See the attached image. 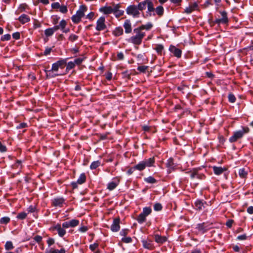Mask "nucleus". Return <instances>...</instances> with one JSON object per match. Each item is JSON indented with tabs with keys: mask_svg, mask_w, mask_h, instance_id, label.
I'll return each mask as SVG.
<instances>
[{
	"mask_svg": "<svg viewBox=\"0 0 253 253\" xmlns=\"http://www.w3.org/2000/svg\"><path fill=\"white\" fill-rule=\"evenodd\" d=\"M133 34L134 35L127 40L128 42L134 45H140L145 36V33L137 27L133 29Z\"/></svg>",
	"mask_w": 253,
	"mask_h": 253,
	"instance_id": "f257e3e1",
	"label": "nucleus"
},
{
	"mask_svg": "<svg viewBox=\"0 0 253 253\" xmlns=\"http://www.w3.org/2000/svg\"><path fill=\"white\" fill-rule=\"evenodd\" d=\"M250 129L247 126H242L241 129L235 131L233 132V135L231 136L229 141L231 143H233L237 141V140L242 138L244 135L249 132Z\"/></svg>",
	"mask_w": 253,
	"mask_h": 253,
	"instance_id": "f03ea898",
	"label": "nucleus"
},
{
	"mask_svg": "<svg viewBox=\"0 0 253 253\" xmlns=\"http://www.w3.org/2000/svg\"><path fill=\"white\" fill-rule=\"evenodd\" d=\"M155 163V159L153 158H150L140 161L138 164L135 165V168L136 170L142 171L146 167H150L153 166Z\"/></svg>",
	"mask_w": 253,
	"mask_h": 253,
	"instance_id": "7ed1b4c3",
	"label": "nucleus"
},
{
	"mask_svg": "<svg viewBox=\"0 0 253 253\" xmlns=\"http://www.w3.org/2000/svg\"><path fill=\"white\" fill-rule=\"evenodd\" d=\"M126 11L127 15L131 16L134 18L140 17V12L136 5H129L126 7Z\"/></svg>",
	"mask_w": 253,
	"mask_h": 253,
	"instance_id": "20e7f679",
	"label": "nucleus"
},
{
	"mask_svg": "<svg viewBox=\"0 0 253 253\" xmlns=\"http://www.w3.org/2000/svg\"><path fill=\"white\" fill-rule=\"evenodd\" d=\"M105 18L103 16L99 18L96 22V30L98 31H101L105 30L106 28V25L105 23Z\"/></svg>",
	"mask_w": 253,
	"mask_h": 253,
	"instance_id": "39448f33",
	"label": "nucleus"
},
{
	"mask_svg": "<svg viewBox=\"0 0 253 253\" xmlns=\"http://www.w3.org/2000/svg\"><path fill=\"white\" fill-rule=\"evenodd\" d=\"M211 228V224L206 223L198 224L196 227L198 231L202 234L205 233Z\"/></svg>",
	"mask_w": 253,
	"mask_h": 253,
	"instance_id": "423d86ee",
	"label": "nucleus"
},
{
	"mask_svg": "<svg viewBox=\"0 0 253 253\" xmlns=\"http://www.w3.org/2000/svg\"><path fill=\"white\" fill-rule=\"evenodd\" d=\"M220 13L222 16V18L216 19L214 21V22L218 24H220L221 23H227L228 22V19L227 17L226 12H225V11H220Z\"/></svg>",
	"mask_w": 253,
	"mask_h": 253,
	"instance_id": "0eeeda50",
	"label": "nucleus"
},
{
	"mask_svg": "<svg viewBox=\"0 0 253 253\" xmlns=\"http://www.w3.org/2000/svg\"><path fill=\"white\" fill-rule=\"evenodd\" d=\"M51 203L54 207H62L65 203V199L63 197H56L51 200Z\"/></svg>",
	"mask_w": 253,
	"mask_h": 253,
	"instance_id": "6e6552de",
	"label": "nucleus"
},
{
	"mask_svg": "<svg viewBox=\"0 0 253 253\" xmlns=\"http://www.w3.org/2000/svg\"><path fill=\"white\" fill-rule=\"evenodd\" d=\"M53 229L57 231L58 234L60 237H63L66 233L65 229L59 223L54 225L53 227Z\"/></svg>",
	"mask_w": 253,
	"mask_h": 253,
	"instance_id": "1a4fd4ad",
	"label": "nucleus"
},
{
	"mask_svg": "<svg viewBox=\"0 0 253 253\" xmlns=\"http://www.w3.org/2000/svg\"><path fill=\"white\" fill-rule=\"evenodd\" d=\"M147 11L146 13L148 15L151 16L155 15L154 3L151 0H149V2L147 3Z\"/></svg>",
	"mask_w": 253,
	"mask_h": 253,
	"instance_id": "9d476101",
	"label": "nucleus"
},
{
	"mask_svg": "<svg viewBox=\"0 0 253 253\" xmlns=\"http://www.w3.org/2000/svg\"><path fill=\"white\" fill-rule=\"evenodd\" d=\"M123 27L125 29V32L126 34H130L132 30L131 23L129 19L125 20L123 24Z\"/></svg>",
	"mask_w": 253,
	"mask_h": 253,
	"instance_id": "9b49d317",
	"label": "nucleus"
},
{
	"mask_svg": "<svg viewBox=\"0 0 253 253\" xmlns=\"http://www.w3.org/2000/svg\"><path fill=\"white\" fill-rule=\"evenodd\" d=\"M207 205V203L204 200H197L195 202V208L196 210L199 211L203 210Z\"/></svg>",
	"mask_w": 253,
	"mask_h": 253,
	"instance_id": "f8f14e48",
	"label": "nucleus"
},
{
	"mask_svg": "<svg viewBox=\"0 0 253 253\" xmlns=\"http://www.w3.org/2000/svg\"><path fill=\"white\" fill-rule=\"evenodd\" d=\"M110 229L113 232H117L120 229V219L115 218L113 220V222L111 225Z\"/></svg>",
	"mask_w": 253,
	"mask_h": 253,
	"instance_id": "ddd939ff",
	"label": "nucleus"
},
{
	"mask_svg": "<svg viewBox=\"0 0 253 253\" xmlns=\"http://www.w3.org/2000/svg\"><path fill=\"white\" fill-rule=\"evenodd\" d=\"M169 50L173 54V55L177 57L180 58L181 56V50L176 47L175 46L170 45L169 47Z\"/></svg>",
	"mask_w": 253,
	"mask_h": 253,
	"instance_id": "4468645a",
	"label": "nucleus"
},
{
	"mask_svg": "<svg viewBox=\"0 0 253 253\" xmlns=\"http://www.w3.org/2000/svg\"><path fill=\"white\" fill-rule=\"evenodd\" d=\"M87 10V7L84 5L80 6L79 9L77 11L76 14L81 19L84 15L85 12Z\"/></svg>",
	"mask_w": 253,
	"mask_h": 253,
	"instance_id": "2eb2a0df",
	"label": "nucleus"
},
{
	"mask_svg": "<svg viewBox=\"0 0 253 253\" xmlns=\"http://www.w3.org/2000/svg\"><path fill=\"white\" fill-rule=\"evenodd\" d=\"M12 168L17 170V173L19 174L22 169V162L20 160H17L15 163L12 166Z\"/></svg>",
	"mask_w": 253,
	"mask_h": 253,
	"instance_id": "dca6fc26",
	"label": "nucleus"
},
{
	"mask_svg": "<svg viewBox=\"0 0 253 253\" xmlns=\"http://www.w3.org/2000/svg\"><path fill=\"white\" fill-rule=\"evenodd\" d=\"M142 243L145 249L152 250L154 248V245L151 240H143Z\"/></svg>",
	"mask_w": 253,
	"mask_h": 253,
	"instance_id": "f3484780",
	"label": "nucleus"
},
{
	"mask_svg": "<svg viewBox=\"0 0 253 253\" xmlns=\"http://www.w3.org/2000/svg\"><path fill=\"white\" fill-rule=\"evenodd\" d=\"M212 169L214 173L217 175L221 174L224 171L226 170V169L225 168L216 166L213 167Z\"/></svg>",
	"mask_w": 253,
	"mask_h": 253,
	"instance_id": "a211bd4d",
	"label": "nucleus"
},
{
	"mask_svg": "<svg viewBox=\"0 0 253 253\" xmlns=\"http://www.w3.org/2000/svg\"><path fill=\"white\" fill-rule=\"evenodd\" d=\"M100 11L105 14H109L113 12V7L111 6H104L100 8Z\"/></svg>",
	"mask_w": 253,
	"mask_h": 253,
	"instance_id": "6ab92c4d",
	"label": "nucleus"
},
{
	"mask_svg": "<svg viewBox=\"0 0 253 253\" xmlns=\"http://www.w3.org/2000/svg\"><path fill=\"white\" fill-rule=\"evenodd\" d=\"M149 0H145L143 1H141L139 2L138 5H137L139 11H143L146 8L147 6V3L149 2Z\"/></svg>",
	"mask_w": 253,
	"mask_h": 253,
	"instance_id": "aec40b11",
	"label": "nucleus"
},
{
	"mask_svg": "<svg viewBox=\"0 0 253 253\" xmlns=\"http://www.w3.org/2000/svg\"><path fill=\"white\" fill-rule=\"evenodd\" d=\"M155 241L159 244H163L166 242L167 238L165 236H161L159 235H155Z\"/></svg>",
	"mask_w": 253,
	"mask_h": 253,
	"instance_id": "412c9836",
	"label": "nucleus"
},
{
	"mask_svg": "<svg viewBox=\"0 0 253 253\" xmlns=\"http://www.w3.org/2000/svg\"><path fill=\"white\" fill-rule=\"evenodd\" d=\"M45 253H66V252L64 249L57 250L51 248L49 249H46L45 250Z\"/></svg>",
	"mask_w": 253,
	"mask_h": 253,
	"instance_id": "4be33fe9",
	"label": "nucleus"
},
{
	"mask_svg": "<svg viewBox=\"0 0 253 253\" xmlns=\"http://www.w3.org/2000/svg\"><path fill=\"white\" fill-rule=\"evenodd\" d=\"M124 31L121 27H116L114 30L113 34L116 37H119L123 34Z\"/></svg>",
	"mask_w": 253,
	"mask_h": 253,
	"instance_id": "5701e85b",
	"label": "nucleus"
},
{
	"mask_svg": "<svg viewBox=\"0 0 253 253\" xmlns=\"http://www.w3.org/2000/svg\"><path fill=\"white\" fill-rule=\"evenodd\" d=\"M153 26V24L151 22H148L146 24H143L139 26L138 28L140 29L141 31H143V30H146L147 31L150 30Z\"/></svg>",
	"mask_w": 253,
	"mask_h": 253,
	"instance_id": "b1692460",
	"label": "nucleus"
},
{
	"mask_svg": "<svg viewBox=\"0 0 253 253\" xmlns=\"http://www.w3.org/2000/svg\"><path fill=\"white\" fill-rule=\"evenodd\" d=\"M166 165L167 167L169 169V172H170L171 170H173L174 168L173 159L172 158L168 159Z\"/></svg>",
	"mask_w": 253,
	"mask_h": 253,
	"instance_id": "393cba45",
	"label": "nucleus"
},
{
	"mask_svg": "<svg viewBox=\"0 0 253 253\" xmlns=\"http://www.w3.org/2000/svg\"><path fill=\"white\" fill-rule=\"evenodd\" d=\"M19 21H20L22 23L24 24L27 23L30 21L29 17L26 14H22L19 16L18 18Z\"/></svg>",
	"mask_w": 253,
	"mask_h": 253,
	"instance_id": "a878e982",
	"label": "nucleus"
},
{
	"mask_svg": "<svg viewBox=\"0 0 253 253\" xmlns=\"http://www.w3.org/2000/svg\"><path fill=\"white\" fill-rule=\"evenodd\" d=\"M45 72L46 73L47 77L49 78H54L56 76H59L61 75V74H56V73H53L54 71H53L51 70H48V71L45 70Z\"/></svg>",
	"mask_w": 253,
	"mask_h": 253,
	"instance_id": "bb28decb",
	"label": "nucleus"
},
{
	"mask_svg": "<svg viewBox=\"0 0 253 253\" xmlns=\"http://www.w3.org/2000/svg\"><path fill=\"white\" fill-rule=\"evenodd\" d=\"M85 180L86 176L84 173H82L80 174L77 182L79 184H82L85 181Z\"/></svg>",
	"mask_w": 253,
	"mask_h": 253,
	"instance_id": "cd10ccee",
	"label": "nucleus"
},
{
	"mask_svg": "<svg viewBox=\"0 0 253 253\" xmlns=\"http://www.w3.org/2000/svg\"><path fill=\"white\" fill-rule=\"evenodd\" d=\"M158 54L161 55L164 51V46L161 44H158L156 45V47L154 48Z\"/></svg>",
	"mask_w": 253,
	"mask_h": 253,
	"instance_id": "c85d7f7f",
	"label": "nucleus"
},
{
	"mask_svg": "<svg viewBox=\"0 0 253 253\" xmlns=\"http://www.w3.org/2000/svg\"><path fill=\"white\" fill-rule=\"evenodd\" d=\"M155 13L160 16L163 15L164 13V8L163 6H159L155 8Z\"/></svg>",
	"mask_w": 253,
	"mask_h": 253,
	"instance_id": "c756f323",
	"label": "nucleus"
},
{
	"mask_svg": "<svg viewBox=\"0 0 253 253\" xmlns=\"http://www.w3.org/2000/svg\"><path fill=\"white\" fill-rule=\"evenodd\" d=\"M146 216H145L142 212L139 214L137 218V221L140 224H142L146 220Z\"/></svg>",
	"mask_w": 253,
	"mask_h": 253,
	"instance_id": "7c9ffc66",
	"label": "nucleus"
},
{
	"mask_svg": "<svg viewBox=\"0 0 253 253\" xmlns=\"http://www.w3.org/2000/svg\"><path fill=\"white\" fill-rule=\"evenodd\" d=\"M101 165V162L99 161H94L91 163L90 165V169H95Z\"/></svg>",
	"mask_w": 253,
	"mask_h": 253,
	"instance_id": "2f4dec72",
	"label": "nucleus"
},
{
	"mask_svg": "<svg viewBox=\"0 0 253 253\" xmlns=\"http://www.w3.org/2000/svg\"><path fill=\"white\" fill-rule=\"evenodd\" d=\"M152 212V210L150 207H145L143 209L142 213H143L145 216H147Z\"/></svg>",
	"mask_w": 253,
	"mask_h": 253,
	"instance_id": "473e14b6",
	"label": "nucleus"
},
{
	"mask_svg": "<svg viewBox=\"0 0 253 253\" xmlns=\"http://www.w3.org/2000/svg\"><path fill=\"white\" fill-rule=\"evenodd\" d=\"M118 184V183H116L114 181L110 182L108 184L107 188L109 190H113L116 188Z\"/></svg>",
	"mask_w": 253,
	"mask_h": 253,
	"instance_id": "72a5a7b5",
	"label": "nucleus"
},
{
	"mask_svg": "<svg viewBox=\"0 0 253 253\" xmlns=\"http://www.w3.org/2000/svg\"><path fill=\"white\" fill-rule=\"evenodd\" d=\"M67 60V58L61 59L57 61L56 63L60 68L63 69L65 65L66 64Z\"/></svg>",
	"mask_w": 253,
	"mask_h": 253,
	"instance_id": "f704fd0d",
	"label": "nucleus"
},
{
	"mask_svg": "<svg viewBox=\"0 0 253 253\" xmlns=\"http://www.w3.org/2000/svg\"><path fill=\"white\" fill-rule=\"evenodd\" d=\"M4 247L5 249L7 251L12 250L14 248L13 244L11 241H7L5 243Z\"/></svg>",
	"mask_w": 253,
	"mask_h": 253,
	"instance_id": "c9c22d12",
	"label": "nucleus"
},
{
	"mask_svg": "<svg viewBox=\"0 0 253 253\" xmlns=\"http://www.w3.org/2000/svg\"><path fill=\"white\" fill-rule=\"evenodd\" d=\"M144 181L147 183L152 184L155 183L157 182V180L153 176H151L145 178Z\"/></svg>",
	"mask_w": 253,
	"mask_h": 253,
	"instance_id": "e433bc0d",
	"label": "nucleus"
},
{
	"mask_svg": "<svg viewBox=\"0 0 253 253\" xmlns=\"http://www.w3.org/2000/svg\"><path fill=\"white\" fill-rule=\"evenodd\" d=\"M68 222L71 227H75L79 224V220L75 219L68 221Z\"/></svg>",
	"mask_w": 253,
	"mask_h": 253,
	"instance_id": "4c0bfd02",
	"label": "nucleus"
},
{
	"mask_svg": "<svg viewBox=\"0 0 253 253\" xmlns=\"http://www.w3.org/2000/svg\"><path fill=\"white\" fill-rule=\"evenodd\" d=\"M75 66V63L73 61L69 62L66 66V71H69L70 70L73 69Z\"/></svg>",
	"mask_w": 253,
	"mask_h": 253,
	"instance_id": "58836bf2",
	"label": "nucleus"
},
{
	"mask_svg": "<svg viewBox=\"0 0 253 253\" xmlns=\"http://www.w3.org/2000/svg\"><path fill=\"white\" fill-rule=\"evenodd\" d=\"M10 221V218L7 216L1 217L0 219V223L1 224H6Z\"/></svg>",
	"mask_w": 253,
	"mask_h": 253,
	"instance_id": "ea45409f",
	"label": "nucleus"
},
{
	"mask_svg": "<svg viewBox=\"0 0 253 253\" xmlns=\"http://www.w3.org/2000/svg\"><path fill=\"white\" fill-rule=\"evenodd\" d=\"M71 19L72 21L75 24L79 23L81 20V18L76 14L72 16Z\"/></svg>",
	"mask_w": 253,
	"mask_h": 253,
	"instance_id": "a19ab883",
	"label": "nucleus"
},
{
	"mask_svg": "<svg viewBox=\"0 0 253 253\" xmlns=\"http://www.w3.org/2000/svg\"><path fill=\"white\" fill-rule=\"evenodd\" d=\"M53 34L54 32L51 28L46 29L44 31V34L46 37L51 36Z\"/></svg>",
	"mask_w": 253,
	"mask_h": 253,
	"instance_id": "79ce46f5",
	"label": "nucleus"
},
{
	"mask_svg": "<svg viewBox=\"0 0 253 253\" xmlns=\"http://www.w3.org/2000/svg\"><path fill=\"white\" fill-rule=\"evenodd\" d=\"M239 175L241 177L244 178L247 175V172L245 169H241L239 170Z\"/></svg>",
	"mask_w": 253,
	"mask_h": 253,
	"instance_id": "37998d69",
	"label": "nucleus"
},
{
	"mask_svg": "<svg viewBox=\"0 0 253 253\" xmlns=\"http://www.w3.org/2000/svg\"><path fill=\"white\" fill-rule=\"evenodd\" d=\"M27 214L25 212H22L19 213L17 215V218L19 219H24L26 218Z\"/></svg>",
	"mask_w": 253,
	"mask_h": 253,
	"instance_id": "c03bdc74",
	"label": "nucleus"
},
{
	"mask_svg": "<svg viewBox=\"0 0 253 253\" xmlns=\"http://www.w3.org/2000/svg\"><path fill=\"white\" fill-rule=\"evenodd\" d=\"M58 25L61 30H63L67 25V22L64 19H62Z\"/></svg>",
	"mask_w": 253,
	"mask_h": 253,
	"instance_id": "a18cd8bd",
	"label": "nucleus"
},
{
	"mask_svg": "<svg viewBox=\"0 0 253 253\" xmlns=\"http://www.w3.org/2000/svg\"><path fill=\"white\" fill-rule=\"evenodd\" d=\"M228 97L229 102L231 103H234L235 102L236 99L234 94L230 93L228 95Z\"/></svg>",
	"mask_w": 253,
	"mask_h": 253,
	"instance_id": "49530a36",
	"label": "nucleus"
},
{
	"mask_svg": "<svg viewBox=\"0 0 253 253\" xmlns=\"http://www.w3.org/2000/svg\"><path fill=\"white\" fill-rule=\"evenodd\" d=\"M154 209L156 211H160L162 209V206L160 203H156L154 205Z\"/></svg>",
	"mask_w": 253,
	"mask_h": 253,
	"instance_id": "de8ad7c7",
	"label": "nucleus"
},
{
	"mask_svg": "<svg viewBox=\"0 0 253 253\" xmlns=\"http://www.w3.org/2000/svg\"><path fill=\"white\" fill-rule=\"evenodd\" d=\"M11 36L9 34H5L1 36V41H9L10 39Z\"/></svg>",
	"mask_w": 253,
	"mask_h": 253,
	"instance_id": "09e8293b",
	"label": "nucleus"
},
{
	"mask_svg": "<svg viewBox=\"0 0 253 253\" xmlns=\"http://www.w3.org/2000/svg\"><path fill=\"white\" fill-rule=\"evenodd\" d=\"M59 11L62 13H66L68 11L67 6L64 5L60 6Z\"/></svg>",
	"mask_w": 253,
	"mask_h": 253,
	"instance_id": "8fccbe9b",
	"label": "nucleus"
},
{
	"mask_svg": "<svg viewBox=\"0 0 253 253\" xmlns=\"http://www.w3.org/2000/svg\"><path fill=\"white\" fill-rule=\"evenodd\" d=\"M78 38L79 37L77 35L71 34L69 37V40L71 42H74L77 40Z\"/></svg>",
	"mask_w": 253,
	"mask_h": 253,
	"instance_id": "3c124183",
	"label": "nucleus"
},
{
	"mask_svg": "<svg viewBox=\"0 0 253 253\" xmlns=\"http://www.w3.org/2000/svg\"><path fill=\"white\" fill-rule=\"evenodd\" d=\"M59 68H60V67H59L57 63L55 62L52 64L51 70H52L53 71L57 72L58 71Z\"/></svg>",
	"mask_w": 253,
	"mask_h": 253,
	"instance_id": "603ef678",
	"label": "nucleus"
},
{
	"mask_svg": "<svg viewBox=\"0 0 253 253\" xmlns=\"http://www.w3.org/2000/svg\"><path fill=\"white\" fill-rule=\"evenodd\" d=\"M124 11L123 10H119L118 11H116V12L114 13V14L117 18H118L121 16L123 15L124 14Z\"/></svg>",
	"mask_w": 253,
	"mask_h": 253,
	"instance_id": "864d4df0",
	"label": "nucleus"
},
{
	"mask_svg": "<svg viewBox=\"0 0 253 253\" xmlns=\"http://www.w3.org/2000/svg\"><path fill=\"white\" fill-rule=\"evenodd\" d=\"M122 241L125 243H129L132 242V239L129 237H124Z\"/></svg>",
	"mask_w": 253,
	"mask_h": 253,
	"instance_id": "5fc2aeb1",
	"label": "nucleus"
},
{
	"mask_svg": "<svg viewBox=\"0 0 253 253\" xmlns=\"http://www.w3.org/2000/svg\"><path fill=\"white\" fill-rule=\"evenodd\" d=\"M7 151L6 147L3 145L0 141V152L1 153L5 152Z\"/></svg>",
	"mask_w": 253,
	"mask_h": 253,
	"instance_id": "6e6d98bb",
	"label": "nucleus"
},
{
	"mask_svg": "<svg viewBox=\"0 0 253 253\" xmlns=\"http://www.w3.org/2000/svg\"><path fill=\"white\" fill-rule=\"evenodd\" d=\"M147 68H148V66H138V67L137 70L139 71H140V72H145Z\"/></svg>",
	"mask_w": 253,
	"mask_h": 253,
	"instance_id": "4d7b16f0",
	"label": "nucleus"
},
{
	"mask_svg": "<svg viewBox=\"0 0 253 253\" xmlns=\"http://www.w3.org/2000/svg\"><path fill=\"white\" fill-rule=\"evenodd\" d=\"M52 50V48L51 47H46L45 49V50L43 52V54L45 56L49 55Z\"/></svg>",
	"mask_w": 253,
	"mask_h": 253,
	"instance_id": "13d9d810",
	"label": "nucleus"
},
{
	"mask_svg": "<svg viewBox=\"0 0 253 253\" xmlns=\"http://www.w3.org/2000/svg\"><path fill=\"white\" fill-rule=\"evenodd\" d=\"M98 247V244L96 243H94L93 244H91L89 246V249L92 251H94Z\"/></svg>",
	"mask_w": 253,
	"mask_h": 253,
	"instance_id": "bf43d9fd",
	"label": "nucleus"
},
{
	"mask_svg": "<svg viewBox=\"0 0 253 253\" xmlns=\"http://www.w3.org/2000/svg\"><path fill=\"white\" fill-rule=\"evenodd\" d=\"M60 5L59 2H53L51 4V7L53 9H58L60 7Z\"/></svg>",
	"mask_w": 253,
	"mask_h": 253,
	"instance_id": "052dcab7",
	"label": "nucleus"
},
{
	"mask_svg": "<svg viewBox=\"0 0 253 253\" xmlns=\"http://www.w3.org/2000/svg\"><path fill=\"white\" fill-rule=\"evenodd\" d=\"M83 61V58H76L73 62H74V63H75V65L76 64L80 65V64H81L82 63Z\"/></svg>",
	"mask_w": 253,
	"mask_h": 253,
	"instance_id": "680f3d73",
	"label": "nucleus"
},
{
	"mask_svg": "<svg viewBox=\"0 0 253 253\" xmlns=\"http://www.w3.org/2000/svg\"><path fill=\"white\" fill-rule=\"evenodd\" d=\"M34 239L36 242L40 243L42 240V237L39 235H36L34 238Z\"/></svg>",
	"mask_w": 253,
	"mask_h": 253,
	"instance_id": "e2e57ef3",
	"label": "nucleus"
},
{
	"mask_svg": "<svg viewBox=\"0 0 253 253\" xmlns=\"http://www.w3.org/2000/svg\"><path fill=\"white\" fill-rule=\"evenodd\" d=\"M36 207L33 206H30L28 209L27 211L28 212H34L36 211Z\"/></svg>",
	"mask_w": 253,
	"mask_h": 253,
	"instance_id": "0e129e2a",
	"label": "nucleus"
},
{
	"mask_svg": "<svg viewBox=\"0 0 253 253\" xmlns=\"http://www.w3.org/2000/svg\"><path fill=\"white\" fill-rule=\"evenodd\" d=\"M27 126V125L26 123H22L20 124H19L17 126L16 128L17 129H20L22 128H24Z\"/></svg>",
	"mask_w": 253,
	"mask_h": 253,
	"instance_id": "69168bd1",
	"label": "nucleus"
},
{
	"mask_svg": "<svg viewBox=\"0 0 253 253\" xmlns=\"http://www.w3.org/2000/svg\"><path fill=\"white\" fill-rule=\"evenodd\" d=\"M238 240H245L247 239V236L246 234L239 235L237 237Z\"/></svg>",
	"mask_w": 253,
	"mask_h": 253,
	"instance_id": "338daca9",
	"label": "nucleus"
},
{
	"mask_svg": "<svg viewBox=\"0 0 253 253\" xmlns=\"http://www.w3.org/2000/svg\"><path fill=\"white\" fill-rule=\"evenodd\" d=\"M127 233H128V230L126 229H122L120 232V234L123 236H125L127 234Z\"/></svg>",
	"mask_w": 253,
	"mask_h": 253,
	"instance_id": "774afa93",
	"label": "nucleus"
}]
</instances>
